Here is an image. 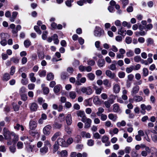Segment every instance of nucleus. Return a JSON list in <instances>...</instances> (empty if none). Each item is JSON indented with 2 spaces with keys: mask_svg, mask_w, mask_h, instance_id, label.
Instances as JSON below:
<instances>
[{
  "mask_svg": "<svg viewBox=\"0 0 157 157\" xmlns=\"http://www.w3.org/2000/svg\"><path fill=\"white\" fill-rule=\"evenodd\" d=\"M1 39H5L10 37L9 35L7 33H2L0 34Z\"/></svg>",
  "mask_w": 157,
  "mask_h": 157,
  "instance_id": "nucleus-19",
  "label": "nucleus"
},
{
  "mask_svg": "<svg viewBox=\"0 0 157 157\" xmlns=\"http://www.w3.org/2000/svg\"><path fill=\"white\" fill-rule=\"evenodd\" d=\"M10 78V76L9 73H5L2 77V80L3 81H7Z\"/></svg>",
  "mask_w": 157,
  "mask_h": 157,
  "instance_id": "nucleus-20",
  "label": "nucleus"
},
{
  "mask_svg": "<svg viewBox=\"0 0 157 157\" xmlns=\"http://www.w3.org/2000/svg\"><path fill=\"white\" fill-rule=\"evenodd\" d=\"M52 145L50 144V142L48 140H46L44 142V146H46L48 147H51Z\"/></svg>",
  "mask_w": 157,
  "mask_h": 157,
  "instance_id": "nucleus-63",
  "label": "nucleus"
},
{
  "mask_svg": "<svg viewBox=\"0 0 157 157\" xmlns=\"http://www.w3.org/2000/svg\"><path fill=\"white\" fill-rule=\"evenodd\" d=\"M21 29V26L20 25H17L16 27V29H13L12 30V32L13 33H16L18 31L20 30Z\"/></svg>",
  "mask_w": 157,
  "mask_h": 157,
  "instance_id": "nucleus-55",
  "label": "nucleus"
},
{
  "mask_svg": "<svg viewBox=\"0 0 157 157\" xmlns=\"http://www.w3.org/2000/svg\"><path fill=\"white\" fill-rule=\"evenodd\" d=\"M133 99L134 101L136 102H140L143 100V98L141 96L135 95L133 97Z\"/></svg>",
  "mask_w": 157,
  "mask_h": 157,
  "instance_id": "nucleus-28",
  "label": "nucleus"
},
{
  "mask_svg": "<svg viewBox=\"0 0 157 157\" xmlns=\"http://www.w3.org/2000/svg\"><path fill=\"white\" fill-rule=\"evenodd\" d=\"M120 110V109L117 104H115L113 105V111L114 112H118Z\"/></svg>",
  "mask_w": 157,
  "mask_h": 157,
  "instance_id": "nucleus-22",
  "label": "nucleus"
},
{
  "mask_svg": "<svg viewBox=\"0 0 157 157\" xmlns=\"http://www.w3.org/2000/svg\"><path fill=\"white\" fill-rule=\"evenodd\" d=\"M21 140L22 141H24L25 143L28 144L30 142V140L28 136H23L21 137Z\"/></svg>",
  "mask_w": 157,
  "mask_h": 157,
  "instance_id": "nucleus-32",
  "label": "nucleus"
},
{
  "mask_svg": "<svg viewBox=\"0 0 157 157\" xmlns=\"http://www.w3.org/2000/svg\"><path fill=\"white\" fill-rule=\"evenodd\" d=\"M126 55L128 57H130L133 56L134 55V53L131 50H129L126 53Z\"/></svg>",
  "mask_w": 157,
  "mask_h": 157,
  "instance_id": "nucleus-38",
  "label": "nucleus"
},
{
  "mask_svg": "<svg viewBox=\"0 0 157 157\" xmlns=\"http://www.w3.org/2000/svg\"><path fill=\"white\" fill-rule=\"evenodd\" d=\"M34 29L39 34H40L41 33V32L40 29L39 27H38L36 25L34 26Z\"/></svg>",
  "mask_w": 157,
  "mask_h": 157,
  "instance_id": "nucleus-62",
  "label": "nucleus"
},
{
  "mask_svg": "<svg viewBox=\"0 0 157 157\" xmlns=\"http://www.w3.org/2000/svg\"><path fill=\"white\" fill-rule=\"evenodd\" d=\"M87 77L91 80H93L95 78L94 75L92 73H90L87 74Z\"/></svg>",
  "mask_w": 157,
  "mask_h": 157,
  "instance_id": "nucleus-43",
  "label": "nucleus"
},
{
  "mask_svg": "<svg viewBox=\"0 0 157 157\" xmlns=\"http://www.w3.org/2000/svg\"><path fill=\"white\" fill-rule=\"evenodd\" d=\"M120 90V88L119 85L117 84H114L113 90V92L115 93H118Z\"/></svg>",
  "mask_w": 157,
  "mask_h": 157,
  "instance_id": "nucleus-13",
  "label": "nucleus"
},
{
  "mask_svg": "<svg viewBox=\"0 0 157 157\" xmlns=\"http://www.w3.org/2000/svg\"><path fill=\"white\" fill-rule=\"evenodd\" d=\"M122 25L124 27L127 26L128 28H130L131 27V24L126 21H124L122 22Z\"/></svg>",
  "mask_w": 157,
  "mask_h": 157,
  "instance_id": "nucleus-56",
  "label": "nucleus"
},
{
  "mask_svg": "<svg viewBox=\"0 0 157 157\" xmlns=\"http://www.w3.org/2000/svg\"><path fill=\"white\" fill-rule=\"evenodd\" d=\"M134 66H131L129 67H127L126 69V71L128 73L131 72L133 69Z\"/></svg>",
  "mask_w": 157,
  "mask_h": 157,
  "instance_id": "nucleus-47",
  "label": "nucleus"
},
{
  "mask_svg": "<svg viewBox=\"0 0 157 157\" xmlns=\"http://www.w3.org/2000/svg\"><path fill=\"white\" fill-rule=\"evenodd\" d=\"M29 126L30 129H34L36 127V122L33 120L30 121L29 123Z\"/></svg>",
  "mask_w": 157,
  "mask_h": 157,
  "instance_id": "nucleus-14",
  "label": "nucleus"
},
{
  "mask_svg": "<svg viewBox=\"0 0 157 157\" xmlns=\"http://www.w3.org/2000/svg\"><path fill=\"white\" fill-rule=\"evenodd\" d=\"M109 137L107 136L104 135L101 138V141L103 143L107 142L109 141Z\"/></svg>",
  "mask_w": 157,
  "mask_h": 157,
  "instance_id": "nucleus-50",
  "label": "nucleus"
},
{
  "mask_svg": "<svg viewBox=\"0 0 157 157\" xmlns=\"http://www.w3.org/2000/svg\"><path fill=\"white\" fill-rule=\"evenodd\" d=\"M31 42L29 40H26L24 42V45L26 48H28L31 45Z\"/></svg>",
  "mask_w": 157,
  "mask_h": 157,
  "instance_id": "nucleus-51",
  "label": "nucleus"
},
{
  "mask_svg": "<svg viewBox=\"0 0 157 157\" xmlns=\"http://www.w3.org/2000/svg\"><path fill=\"white\" fill-rule=\"evenodd\" d=\"M66 121L67 124L68 125H71L72 123V119L71 114H69L67 115L66 117Z\"/></svg>",
  "mask_w": 157,
  "mask_h": 157,
  "instance_id": "nucleus-8",
  "label": "nucleus"
},
{
  "mask_svg": "<svg viewBox=\"0 0 157 157\" xmlns=\"http://www.w3.org/2000/svg\"><path fill=\"white\" fill-rule=\"evenodd\" d=\"M69 96L71 99H75L76 97V94L75 91H71L69 93Z\"/></svg>",
  "mask_w": 157,
  "mask_h": 157,
  "instance_id": "nucleus-30",
  "label": "nucleus"
},
{
  "mask_svg": "<svg viewBox=\"0 0 157 157\" xmlns=\"http://www.w3.org/2000/svg\"><path fill=\"white\" fill-rule=\"evenodd\" d=\"M126 124V123L124 120L121 121V122H119L117 123V125L119 128H120L121 126H124Z\"/></svg>",
  "mask_w": 157,
  "mask_h": 157,
  "instance_id": "nucleus-33",
  "label": "nucleus"
},
{
  "mask_svg": "<svg viewBox=\"0 0 157 157\" xmlns=\"http://www.w3.org/2000/svg\"><path fill=\"white\" fill-rule=\"evenodd\" d=\"M81 135L83 137H85L86 138H90V133L84 131L82 132H81Z\"/></svg>",
  "mask_w": 157,
  "mask_h": 157,
  "instance_id": "nucleus-25",
  "label": "nucleus"
},
{
  "mask_svg": "<svg viewBox=\"0 0 157 157\" xmlns=\"http://www.w3.org/2000/svg\"><path fill=\"white\" fill-rule=\"evenodd\" d=\"M9 150L11 153H15L16 151L15 144H14L13 145L10 146L9 147Z\"/></svg>",
  "mask_w": 157,
  "mask_h": 157,
  "instance_id": "nucleus-39",
  "label": "nucleus"
},
{
  "mask_svg": "<svg viewBox=\"0 0 157 157\" xmlns=\"http://www.w3.org/2000/svg\"><path fill=\"white\" fill-rule=\"evenodd\" d=\"M113 103V101L112 99H110L108 101H105L104 104L105 106L107 108H109L110 107L111 104H112Z\"/></svg>",
  "mask_w": 157,
  "mask_h": 157,
  "instance_id": "nucleus-21",
  "label": "nucleus"
},
{
  "mask_svg": "<svg viewBox=\"0 0 157 157\" xmlns=\"http://www.w3.org/2000/svg\"><path fill=\"white\" fill-rule=\"evenodd\" d=\"M62 89V86L60 85L56 86L54 88V92L56 94L58 93Z\"/></svg>",
  "mask_w": 157,
  "mask_h": 157,
  "instance_id": "nucleus-17",
  "label": "nucleus"
},
{
  "mask_svg": "<svg viewBox=\"0 0 157 157\" xmlns=\"http://www.w3.org/2000/svg\"><path fill=\"white\" fill-rule=\"evenodd\" d=\"M56 143L59 145L63 147H66L68 146V145L66 144L64 140L62 138H58Z\"/></svg>",
  "mask_w": 157,
  "mask_h": 157,
  "instance_id": "nucleus-7",
  "label": "nucleus"
},
{
  "mask_svg": "<svg viewBox=\"0 0 157 157\" xmlns=\"http://www.w3.org/2000/svg\"><path fill=\"white\" fill-rule=\"evenodd\" d=\"M48 33L47 31H45L43 33L42 37L44 40H45L47 38V35Z\"/></svg>",
  "mask_w": 157,
  "mask_h": 157,
  "instance_id": "nucleus-61",
  "label": "nucleus"
},
{
  "mask_svg": "<svg viewBox=\"0 0 157 157\" xmlns=\"http://www.w3.org/2000/svg\"><path fill=\"white\" fill-rule=\"evenodd\" d=\"M134 61L137 63L141 61L142 59L140 56H136L134 57Z\"/></svg>",
  "mask_w": 157,
  "mask_h": 157,
  "instance_id": "nucleus-49",
  "label": "nucleus"
},
{
  "mask_svg": "<svg viewBox=\"0 0 157 157\" xmlns=\"http://www.w3.org/2000/svg\"><path fill=\"white\" fill-rule=\"evenodd\" d=\"M38 107L37 104L35 103H32L30 106V109L32 111H36Z\"/></svg>",
  "mask_w": 157,
  "mask_h": 157,
  "instance_id": "nucleus-12",
  "label": "nucleus"
},
{
  "mask_svg": "<svg viewBox=\"0 0 157 157\" xmlns=\"http://www.w3.org/2000/svg\"><path fill=\"white\" fill-rule=\"evenodd\" d=\"M103 89V88L102 87L100 88H98L97 86H95L94 87V89L95 90L96 94H100L101 93V91Z\"/></svg>",
  "mask_w": 157,
  "mask_h": 157,
  "instance_id": "nucleus-31",
  "label": "nucleus"
},
{
  "mask_svg": "<svg viewBox=\"0 0 157 157\" xmlns=\"http://www.w3.org/2000/svg\"><path fill=\"white\" fill-rule=\"evenodd\" d=\"M52 127L50 124L45 126L43 128V132L44 134L45 135H49L51 133V130Z\"/></svg>",
  "mask_w": 157,
  "mask_h": 157,
  "instance_id": "nucleus-6",
  "label": "nucleus"
},
{
  "mask_svg": "<svg viewBox=\"0 0 157 157\" xmlns=\"http://www.w3.org/2000/svg\"><path fill=\"white\" fill-rule=\"evenodd\" d=\"M74 0H66L65 2V4L67 6L70 7L72 6L71 3Z\"/></svg>",
  "mask_w": 157,
  "mask_h": 157,
  "instance_id": "nucleus-44",
  "label": "nucleus"
},
{
  "mask_svg": "<svg viewBox=\"0 0 157 157\" xmlns=\"http://www.w3.org/2000/svg\"><path fill=\"white\" fill-rule=\"evenodd\" d=\"M54 75L52 73L50 72L47 74V79L48 80H52L54 79Z\"/></svg>",
  "mask_w": 157,
  "mask_h": 157,
  "instance_id": "nucleus-26",
  "label": "nucleus"
},
{
  "mask_svg": "<svg viewBox=\"0 0 157 157\" xmlns=\"http://www.w3.org/2000/svg\"><path fill=\"white\" fill-rule=\"evenodd\" d=\"M104 33V31L101 28L96 27L94 31V35L96 36L100 37Z\"/></svg>",
  "mask_w": 157,
  "mask_h": 157,
  "instance_id": "nucleus-4",
  "label": "nucleus"
},
{
  "mask_svg": "<svg viewBox=\"0 0 157 157\" xmlns=\"http://www.w3.org/2000/svg\"><path fill=\"white\" fill-rule=\"evenodd\" d=\"M109 68L110 70L112 71H115L117 70V67H116V64L112 63L111 64L109 67Z\"/></svg>",
  "mask_w": 157,
  "mask_h": 157,
  "instance_id": "nucleus-48",
  "label": "nucleus"
},
{
  "mask_svg": "<svg viewBox=\"0 0 157 157\" xmlns=\"http://www.w3.org/2000/svg\"><path fill=\"white\" fill-rule=\"evenodd\" d=\"M61 134L60 132H58L55 133L51 138V140L52 141H55L57 137L59 136Z\"/></svg>",
  "mask_w": 157,
  "mask_h": 157,
  "instance_id": "nucleus-27",
  "label": "nucleus"
},
{
  "mask_svg": "<svg viewBox=\"0 0 157 157\" xmlns=\"http://www.w3.org/2000/svg\"><path fill=\"white\" fill-rule=\"evenodd\" d=\"M46 71L45 70H40L38 72L39 75L40 77H44L46 74Z\"/></svg>",
  "mask_w": 157,
  "mask_h": 157,
  "instance_id": "nucleus-34",
  "label": "nucleus"
},
{
  "mask_svg": "<svg viewBox=\"0 0 157 157\" xmlns=\"http://www.w3.org/2000/svg\"><path fill=\"white\" fill-rule=\"evenodd\" d=\"M21 127V130L23 131L24 130V128L22 125H20L18 124H17L16 126H14V128L17 130H19Z\"/></svg>",
  "mask_w": 157,
  "mask_h": 157,
  "instance_id": "nucleus-42",
  "label": "nucleus"
},
{
  "mask_svg": "<svg viewBox=\"0 0 157 157\" xmlns=\"http://www.w3.org/2000/svg\"><path fill=\"white\" fill-rule=\"evenodd\" d=\"M48 151V147L46 146H44L40 149V151L42 154H44Z\"/></svg>",
  "mask_w": 157,
  "mask_h": 157,
  "instance_id": "nucleus-23",
  "label": "nucleus"
},
{
  "mask_svg": "<svg viewBox=\"0 0 157 157\" xmlns=\"http://www.w3.org/2000/svg\"><path fill=\"white\" fill-rule=\"evenodd\" d=\"M126 30H124L123 29L122 27H121L120 29H118V34L123 35V34Z\"/></svg>",
  "mask_w": 157,
  "mask_h": 157,
  "instance_id": "nucleus-58",
  "label": "nucleus"
},
{
  "mask_svg": "<svg viewBox=\"0 0 157 157\" xmlns=\"http://www.w3.org/2000/svg\"><path fill=\"white\" fill-rule=\"evenodd\" d=\"M105 74L107 76L112 79L114 78L116 76L114 73H112L109 70H107L106 71Z\"/></svg>",
  "mask_w": 157,
  "mask_h": 157,
  "instance_id": "nucleus-10",
  "label": "nucleus"
},
{
  "mask_svg": "<svg viewBox=\"0 0 157 157\" xmlns=\"http://www.w3.org/2000/svg\"><path fill=\"white\" fill-rule=\"evenodd\" d=\"M81 92L87 95H90L93 93L91 88L88 86L87 87H82L81 89Z\"/></svg>",
  "mask_w": 157,
  "mask_h": 157,
  "instance_id": "nucleus-3",
  "label": "nucleus"
},
{
  "mask_svg": "<svg viewBox=\"0 0 157 157\" xmlns=\"http://www.w3.org/2000/svg\"><path fill=\"white\" fill-rule=\"evenodd\" d=\"M108 118L109 119L112 120L113 121H115L117 118V117L116 114L113 113H110L108 115Z\"/></svg>",
  "mask_w": 157,
  "mask_h": 157,
  "instance_id": "nucleus-15",
  "label": "nucleus"
},
{
  "mask_svg": "<svg viewBox=\"0 0 157 157\" xmlns=\"http://www.w3.org/2000/svg\"><path fill=\"white\" fill-rule=\"evenodd\" d=\"M105 61L103 59H99L97 62L98 66L100 67H103L105 65Z\"/></svg>",
  "mask_w": 157,
  "mask_h": 157,
  "instance_id": "nucleus-16",
  "label": "nucleus"
},
{
  "mask_svg": "<svg viewBox=\"0 0 157 157\" xmlns=\"http://www.w3.org/2000/svg\"><path fill=\"white\" fill-rule=\"evenodd\" d=\"M29 75L31 81L32 82H35L36 81V78L34 77V73H31L29 74Z\"/></svg>",
  "mask_w": 157,
  "mask_h": 157,
  "instance_id": "nucleus-35",
  "label": "nucleus"
},
{
  "mask_svg": "<svg viewBox=\"0 0 157 157\" xmlns=\"http://www.w3.org/2000/svg\"><path fill=\"white\" fill-rule=\"evenodd\" d=\"M147 43V45L149 46L150 45H152L154 44L153 40L151 38H148L146 40Z\"/></svg>",
  "mask_w": 157,
  "mask_h": 157,
  "instance_id": "nucleus-45",
  "label": "nucleus"
},
{
  "mask_svg": "<svg viewBox=\"0 0 157 157\" xmlns=\"http://www.w3.org/2000/svg\"><path fill=\"white\" fill-rule=\"evenodd\" d=\"M139 90V87L138 85H136L134 86L132 89V90L131 92V95L132 96L137 93Z\"/></svg>",
  "mask_w": 157,
  "mask_h": 157,
  "instance_id": "nucleus-9",
  "label": "nucleus"
},
{
  "mask_svg": "<svg viewBox=\"0 0 157 157\" xmlns=\"http://www.w3.org/2000/svg\"><path fill=\"white\" fill-rule=\"evenodd\" d=\"M53 126L54 128L56 129H59L62 127V125L61 124L58 123L57 122H55L53 124Z\"/></svg>",
  "mask_w": 157,
  "mask_h": 157,
  "instance_id": "nucleus-52",
  "label": "nucleus"
},
{
  "mask_svg": "<svg viewBox=\"0 0 157 157\" xmlns=\"http://www.w3.org/2000/svg\"><path fill=\"white\" fill-rule=\"evenodd\" d=\"M3 135L5 139L8 141L7 145H11L12 143V141L11 140V136L14 135V133L13 132H10L7 128H4L3 129Z\"/></svg>",
  "mask_w": 157,
  "mask_h": 157,
  "instance_id": "nucleus-1",
  "label": "nucleus"
},
{
  "mask_svg": "<svg viewBox=\"0 0 157 157\" xmlns=\"http://www.w3.org/2000/svg\"><path fill=\"white\" fill-rule=\"evenodd\" d=\"M103 83L104 85L107 87H110L111 86V84L109 82V81L107 79L104 80L103 81Z\"/></svg>",
  "mask_w": 157,
  "mask_h": 157,
  "instance_id": "nucleus-40",
  "label": "nucleus"
},
{
  "mask_svg": "<svg viewBox=\"0 0 157 157\" xmlns=\"http://www.w3.org/2000/svg\"><path fill=\"white\" fill-rule=\"evenodd\" d=\"M146 33L144 31H141L140 32H136L135 33L136 36H144L146 34Z\"/></svg>",
  "mask_w": 157,
  "mask_h": 157,
  "instance_id": "nucleus-36",
  "label": "nucleus"
},
{
  "mask_svg": "<svg viewBox=\"0 0 157 157\" xmlns=\"http://www.w3.org/2000/svg\"><path fill=\"white\" fill-rule=\"evenodd\" d=\"M0 44L2 46H5L7 44V41L5 39H1Z\"/></svg>",
  "mask_w": 157,
  "mask_h": 157,
  "instance_id": "nucleus-64",
  "label": "nucleus"
},
{
  "mask_svg": "<svg viewBox=\"0 0 157 157\" xmlns=\"http://www.w3.org/2000/svg\"><path fill=\"white\" fill-rule=\"evenodd\" d=\"M26 92V89L24 87H22L19 90V93L20 95L24 94Z\"/></svg>",
  "mask_w": 157,
  "mask_h": 157,
  "instance_id": "nucleus-60",
  "label": "nucleus"
},
{
  "mask_svg": "<svg viewBox=\"0 0 157 157\" xmlns=\"http://www.w3.org/2000/svg\"><path fill=\"white\" fill-rule=\"evenodd\" d=\"M140 108L141 109V113L142 114H145L146 111L145 110L148 111H150L152 108L151 106L150 105H146L144 104H142L140 105Z\"/></svg>",
  "mask_w": 157,
  "mask_h": 157,
  "instance_id": "nucleus-5",
  "label": "nucleus"
},
{
  "mask_svg": "<svg viewBox=\"0 0 157 157\" xmlns=\"http://www.w3.org/2000/svg\"><path fill=\"white\" fill-rule=\"evenodd\" d=\"M10 60L15 64H17L19 63V59L17 57H13Z\"/></svg>",
  "mask_w": 157,
  "mask_h": 157,
  "instance_id": "nucleus-46",
  "label": "nucleus"
},
{
  "mask_svg": "<svg viewBox=\"0 0 157 157\" xmlns=\"http://www.w3.org/2000/svg\"><path fill=\"white\" fill-rule=\"evenodd\" d=\"M18 13L17 12L14 11L12 13V17L10 18V20L11 22H13L15 20V18L17 17Z\"/></svg>",
  "mask_w": 157,
  "mask_h": 157,
  "instance_id": "nucleus-18",
  "label": "nucleus"
},
{
  "mask_svg": "<svg viewBox=\"0 0 157 157\" xmlns=\"http://www.w3.org/2000/svg\"><path fill=\"white\" fill-rule=\"evenodd\" d=\"M45 85L44 84H43L41 85V86L43 88L44 94H47L49 93V90L48 87H45Z\"/></svg>",
  "mask_w": 157,
  "mask_h": 157,
  "instance_id": "nucleus-29",
  "label": "nucleus"
},
{
  "mask_svg": "<svg viewBox=\"0 0 157 157\" xmlns=\"http://www.w3.org/2000/svg\"><path fill=\"white\" fill-rule=\"evenodd\" d=\"M125 72L122 71H120L118 73V76L120 78H123L125 76Z\"/></svg>",
  "mask_w": 157,
  "mask_h": 157,
  "instance_id": "nucleus-53",
  "label": "nucleus"
},
{
  "mask_svg": "<svg viewBox=\"0 0 157 157\" xmlns=\"http://www.w3.org/2000/svg\"><path fill=\"white\" fill-rule=\"evenodd\" d=\"M77 114L78 117H80L82 118V119L86 117L85 116V113L83 111H78L77 113Z\"/></svg>",
  "mask_w": 157,
  "mask_h": 157,
  "instance_id": "nucleus-24",
  "label": "nucleus"
},
{
  "mask_svg": "<svg viewBox=\"0 0 157 157\" xmlns=\"http://www.w3.org/2000/svg\"><path fill=\"white\" fill-rule=\"evenodd\" d=\"M122 5V7L124 8L128 4V0H120Z\"/></svg>",
  "mask_w": 157,
  "mask_h": 157,
  "instance_id": "nucleus-37",
  "label": "nucleus"
},
{
  "mask_svg": "<svg viewBox=\"0 0 157 157\" xmlns=\"http://www.w3.org/2000/svg\"><path fill=\"white\" fill-rule=\"evenodd\" d=\"M104 111V109L101 108L100 107L98 108V111L97 113V115L98 116H100V114L103 112Z\"/></svg>",
  "mask_w": 157,
  "mask_h": 157,
  "instance_id": "nucleus-57",
  "label": "nucleus"
},
{
  "mask_svg": "<svg viewBox=\"0 0 157 157\" xmlns=\"http://www.w3.org/2000/svg\"><path fill=\"white\" fill-rule=\"evenodd\" d=\"M81 121L85 123V128H88L90 127L92 121L90 119L86 117L82 119Z\"/></svg>",
  "mask_w": 157,
  "mask_h": 157,
  "instance_id": "nucleus-2",
  "label": "nucleus"
},
{
  "mask_svg": "<svg viewBox=\"0 0 157 157\" xmlns=\"http://www.w3.org/2000/svg\"><path fill=\"white\" fill-rule=\"evenodd\" d=\"M82 75L81 74L79 73L77 75V80L76 81V83L78 85H81V83H80L79 80V79L81 77Z\"/></svg>",
  "mask_w": 157,
  "mask_h": 157,
  "instance_id": "nucleus-41",
  "label": "nucleus"
},
{
  "mask_svg": "<svg viewBox=\"0 0 157 157\" xmlns=\"http://www.w3.org/2000/svg\"><path fill=\"white\" fill-rule=\"evenodd\" d=\"M57 153L60 157H67V152L66 150H63L61 152L57 151Z\"/></svg>",
  "mask_w": 157,
  "mask_h": 157,
  "instance_id": "nucleus-11",
  "label": "nucleus"
},
{
  "mask_svg": "<svg viewBox=\"0 0 157 157\" xmlns=\"http://www.w3.org/2000/svg\"><path fill=\"white\" fill-rule=\"evenodd\" d=\"M143 75L145 77L147 76L148 74V71L146 68H144L143 70Z\"/></svg>",
  "mask_w": 157,
  "mask_h": 157,
  "instance_id": "nucleus-54",
  "label": "nucleus"
},
{
  "mask_svg": "<svg viewBox=\"0 0 157 157\" xmlns=\"http://www.w3.org/2000/svg\"><path fill=\"white\" fill-rule=\"evenodd\" d=\"M94 144V141L92 139H90L88 140L87 144L90 146H93Z\"/></svg>",
  "mask_w": 157,
  "mask_h": 157,
  "instance_id": "nucleus-59",
  "label": "nucleus"
}]
</instances>
